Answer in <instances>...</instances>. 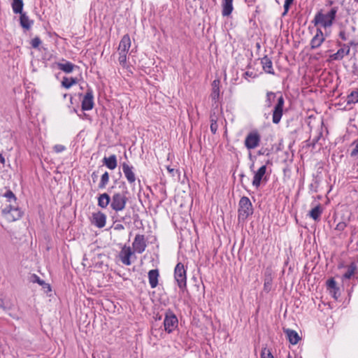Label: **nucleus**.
Wrapping results in <instances>:
<instances>
[{"instance_id":"1","label":"nucleus","mask_w":358,"mask_h":358,"mask_svg":"<svg viewBox=\"0 0 358 358\" xmlns=\"http://www.w3.org/2000/svg\"><path fill=\"white\" fill-rule=\"evenodd\" d=\"M115 183L119 185V187L122 188V192H115L110 197V208L116 213L123 211L127 206V203L129 201L128 195L129 194L128 188L124 181L117 182L115 181Z\"/></svg>"},{"instance_id":"2","label":"nucleus","mask_w":358,"mask_h":358,"mask_svg":"<svg viewBox=\"0 0 358 358\" xmlns=\"http://www.w3.org/2000/svg\"><path fill=\"white\" fill-rule=\"evenodd\" d=\"M280 96L277 98V103L274 106L273 113H272V121L274 124H278L280 122L281 117L283 114V108L285 104V99L281 94V92H278ZM278 93H275L273 92H268L266 96V106L270 108L275 99L277 96Z\"/></svg>"},{"instance_id":"3","label":"nucleus","mask_w":358,"mask_h":358,"mask_svg":"<svg viewBox=\"0 0 358 358\" xmlns=\"http://www.w3.org/2000/svg\"><path fill=\"white\" fill-rule=\"evenodd\" d=\"M337 11V7H332L327 13H323L322 10H320L315 15L312 22L315 26L320 25L324 28L330 27L336 18Z\"/></svg>"},{"instance_id":"4","label":"nucleus","mask_w":358,"mask_h":358,"mask_svg":"<svg viewBox=\"0 0 358 358\" xmlns=\"http://www.w3.org/2000/svg\"><path fill=\"white\" fill-rule=\"evenodd\" d=\"M252 204L247 196H242L239 201L238 217L239 221H245L253 214Z\"/></svg>"},{"instance_id":"5","label":"nucleus","mask_w":358,"mask_h":358,"mask_svg":"<svg viewBox=\"0 0 358 358\" xmlns=\"http://www.w3.org/2000/svg\"><path fill=\"white\" fill-rule=\"evenodd\" d=\"M174 278L181 292L187 290V273L184 265L179 262L174 269Z\"/></svg>"},{"instance_id":"6","label":"nucleus","mask_w":358,"mask_h":358,"mask_svg":"<svg viewBox=\"0 0 358 358\" xmlns=\"http://www.w3.org/2000/svg\"><path fill=\"white\" fill-rule=\"evenodd\" d=\"M178 325V320L175 313L171 309H167L165 312L164 320V330L168 333H172Z\"/></svg>"},{"instance_id":"7","label":"nucleus","mask_w":358,"mask_h":358,"mask_svg":"<svg viewBox=\"0 0 358 358\" xmlns=\"http://www.w3.org/2000/svg\"><path fill=\"white\" fill-rule=\"evenodd\" d=\"M2 213L9 221L13 222L20 219L23 215V212L17 207L12 203L6 205L2 209Z\"/></svg>"},{"instance_id":"8","label":"nucleus","mask_w":358,"mask_h":358,"mask_svg":"<svg viewBox=\"0 0 358 358\" xmlns=\"http://www.w3.org/2000/svg\"><path fill=\"white\" fill-rule=\"evenodd\" d=\"M260 142V134L257 130H254L247 134L244 141V145L248 150H250L257 148Z\"/></svg>"},{"instance_id":"9","label":"nucleus","mask_w":358,"mask_h":358,"mask_svg":"<svg viewBox=\"0 0 358 358\" xmlns=\"http://www.w3.org/2000/svg\"><path fill=\"white\" fill-rule=\"evenodd\" d=\"M94 95L92 89L87 85V90L81 103L82 110H90L94 107Z\"/></svg>"},{"instance_id":"10","label":"nucleus","mask_w":358,"mask_h":358,"mask_svg":"<svg viewBox=\"0 0 358 358\" xmlns=\"http://www.w3.org/2000/svg\"><path fill=\"white\" fill-rule=\"evenodd\" d=\"M132 245L135 252L138 254L143 253L147 246L144 235H136Z\"/></svg>"},{"instance_id":"11","label":"nucleus","mask_w":358,"mask_h":358,"mask_svg":"<svg viewBox=\"0 0 358 358\" xmlns=\"http://www.w3.org/2000/svg\"><path fill=\"white\" fill-rule=\"evenodd\" d=\"M133 255L134 252L131 250V248L130 247H127L126 245H124L120 250L119 257L122 264L127 266H129L131 264L130 257Z\"/></svg>"},{"instance_id":"12","label":"nucleus","mask_w":358,"mask_h":358,"mask_svg":"<svg viewBox=\"0 0 358 358\" xmlns=\"http://www.w3.org/2000/svg\"><path fill=\"white\" fill-rule=\"evenodd\" d=\"M273 271L271 268H266L264 275V291L268 293L272 289Z\"/></svg>"},{"instance_id":"13","label":"nucleus","mask_w":358,"mask_h":358,"mask_svg":"<svg viewBox=\"0 0 358 358\" xmlns=\"http://www.w3.org/2000/svg\"><path fill=\"white\" fill-rule=\"evenodd\" d=\"M106 222V215L101 212L92 213V223L98 228H103L105 227Z\"/></svg>"},{"instance_id":"14","label":"nucleus","mask_w":358,"mask_h":358,"mask_svg":"<svg viewBox=\"0 0 358 358\" xmlns=\"http://www.w3.org/2000/svg\"><path fill=\"white\" fill-rule=\"evenodd\" d=\"M324 40L325 38L324 37L322 31L320 28H317L315 35L313 36L310 41L311 49L318 48L324 41Z\"/></svg>"},{"instance_id":"15","label":"nucleus","mask_w":358,"mask_h":358,"mask_svg":"<svg viewBox=\"0 0 358 358\" xmlns=\"http://www.w3.org/2000/svg\"><path fill=\"white\" fill-rule=\"evenodd\" d=\"M266 166H262L255 173L252 180V185L256 187L257 188L260 186L262 180L264 178V176L266 172Z\"/></svg>"},{"instance_id":"16","label":"nucleus","mask_w":358,"mask_h":358,"mask_svg":"<svg viewBox=\"0 0 358 358\" xmlns=\"http://www.w3.org/2000/svg\"><path fill=\"white\" fill-rule=\"evenodd\" d=\"M327 289L329 291L330 294L332 295V296L337 299L338 297L340 296V289L337 286L336 282L334 280L333 278L329 279L327 281Z\"/></svg>"},{"instance_id":"17","label":"nucleus","mask_w":358,"mask_h":358,"mask_svg":"<svg viewBox=\"0 0 358 358\" xmlns=\"http://www.w3.org/2000/svg\"><path fill=\"white\" fill-rule=\"evenodd\" d=\"M358 274V267L355 263L352 262L347 267L346 272L342 276V281L344 282L345 280L350 279L352 276Z\"/></svg>"},{"instance_id":"18","label":"nucleus","mask_w":358,"mask_h":358,"mask_svg":"<svg viewBox=\"0 0 358 358\" xmlns=\"http://www.w3.org/2000/svg\"><path fill=\"white\" fill-rule=\"evenodd\" d=\"M122 166L123 173H124L127 180H128V182L130 184L134 183L136 180V176L133 171V166H129V164H127L125 162H124Z\"/></svg>"},{"instance_id":"19","label":"nucleus","mask_w":358,"mask_h":358,"mask_svg":"<svg viewBox=\"0 0 358 358\" xmlns=\"http://www.w3.org/2000/svg\"><path fill=\"white\" fill-rule=\"evenodd\" d=\"M261 64L262 65V68L266 73L271 75L275 74L274 70L273 69L272 61L270 58L268 57L267 55H265L261 59Z\"/></svg>"},{"instance_id":"20","label":"nucleus","mask_w":358,"mask_h":358,"mask_svg":"<svg viewBox=\"0 0 358 358\" xmlns=\"http://www.w3.org/2000/svg\"><path fill=\"white\" fill-rule=\"evenodd\" d=\"M131 46V40L129 34H125L122 36L120 44L118 50L121 52L127 53Z\"/></svg>"},{"instance_id":"21","label":"nucleus","mask_w":358,"mask_h":358,"mask_svg":"<svg viewBox=\"0 0 358 358\" xmlns=\"http://www.w3.org/2000/svg\"><path fill=\"white\" fill-rule=\"evenodd\" d=\"M20 24L24 30H29L34 24V20L29 18L26 13L20 14Z\"/></svg>"},{"instance_id":"22","label":"nucleus","mask_w":358,"mask_h":358,"mask_svg":"<svg viewBox=\"0 0 358 358\" xmlns=\"http://www.w3.org/2000/svg\"><path fill=\"white\" fill-rule=\"evenodd\" d=\"M222 14L223 16H229L231 14L233 7V0H222Z\"/></svg>"},{"instance_id":"23","label":"nucleus","mask_w":358,"mask_h":358,"mask_svg":"<svg viewBox=\"0 0 358 358\" xmlns=\"http://www.w3.org/2000/svg\"><path fill=\"white\" fill-rule=\"evenodd\" d=\"M159 276L158 269H152L148 272L149 283L152 288H155L157 286Z\"/></svg>"},{"instance_id":"24","label":"nucleus","mask_w":358,"mask_h":358,"mask_svg":"<svg viewBox=\"0 0 358 358\" xmlns=\"http://www.w3.org/2000/svg\"><path fill=\"white\" fill-rule=\"evenodd\" d=\"M57 67L59 70L66 73H71L74 69H79V67L74 64L66 61L65 63H57Z\"/></svg>"},{"instance_id":"25","label":"nucleus","mask_w":358,"mask_h":358,"mask_svg":"<svg viewBox=\"0 0 358 358\" xmlns=\"http://www.w3.org/2000/svg\"><path fill=\"white\" fill-rule=\"evenodd\" d=\"M323 208L321 204L319 203L310 210L308 215L313 220L318 222L320 220Z\"/></svg>"},{"instance_id":"26","label":"nucleus","mask_w":358,"mask_h":358,"mask_svg":"<svg viewBox=\"0 0 358 358\" xmlns=\"http://www.w3.org/2000/svg\"><path fill=\"white\" fill-rule=\"evenodd\" d=\"M284 331L291 344L296 345L300 340V337L296 331L287 329Z\"/></svg>"},{"instance_id":"27","label":"nucleus","mask_w":358,"mask_h":358,"mask_svg":"<svg viewBox=\"0 0 358 358\" xmlns=\"http://www.w3.org/2000/svg\"><path fill=\"white\" fill-rule=\"evenodd\" d=\"M110 196L107 193L101 194L98 197V206L101 208H106L110 205Z\"/></svg>"},{"instance_id":"28","label":"nucleus","mask_w":358,"mask_h":358,"mask_svg":"<svg viewBox=\"0 0 358 358\" xmlns=\"http://www.w3.org/2000/svg\"><path fill=\"white\" fill-rule=\"evenodd\" d=\"M31 278L33 282H37L38 284L42 286V288L43 289L45 293H48L49 292H51L50 285L48 283H46L44 280H41L36 274H33Z\"/></svg>"},{"instance_id":"29","label":"nucleus","mask_w":358,"mask_h":358,"mask_svg":"<svg viewBox=\"0 0 358 358\" xmlns=\"http://www.w3.org/2000/svg\"><path fill=\"white\" fill-rule=\"evenodd\" d=\"M103 163L106 165L109 169L113 170L117 166V158L115 155H112L108 157H104L103 159Z\"/></svg>"},{"instance_id":"30","label":"nucleus","mask_w":358,"mask_h":358,"mask_svg":"<svg viewBox=\"0 0 358 358\" xmlns=\"http://www.w3.org/2000/svg\"><path fill=\"white\" fill-rule=\"evenodd\" d=\"M11 6L14 13L21 14L24 13V3L22 0H12Z\"/></svg>"},{"instance_id":"31","label":"nucleus","mask_w":358,"mask_h":358,"mask_svg":"<svg viewBox=\"0 0 358 358\" xmlns=\"http://www.w3.org/2000/svg\"><path fill=\"white\" fill-rule=\"evenodd\" d=\"M78 80L77 78H73V77H64L62 82H61V85L63 87H64L65 89H69L70 87H71L73 85H76L77 83H78Z\"/></svg>"},{"instance_id":"32","label":"nucleus","mask_w":358,"mask_h":358,"mask_svg":"<svg viewBox=\"0 0 358 358\" xmlns=\"http://www.w3.org/2000/svg\"><path fill=\"white\" fill-rule=\"evenodd\" d=\"M346 48L344 47H341L340 49L338 50V51L331 55L330 57L333 60H341L345 55Z\"/></svg>"},{"instance_id":"33","label":"nucleus","mask_w":358,"mask_h":358,"mask_svg":"<svg viewBox=\"0 0 358 358\" xmlns=\"http://www.w3.org/2000/svg\"><path fill=\"white\" fill-rule=\"evenodd\" d=\"M358 102V90L352 91L347 97V103L352 104Z\"/></svg>"},{"instance_id":"34","label":"nucleus","mask_w":358,"mask_h":358,"mask_svg":"<svg viewBox=\"0 0 358 358\" xmlns=\"http://www.w3.org/2000/svg\"><path fill=\"white\" fill-rule=\"evenodd\" d=\"M109 182V174L107 171H106L101 178L100 182L99 183V189H104L106 186V185Z\"/></svg>"},{"instance_id":"35","label":"nucleus","mask_w":358,"mask_h":358,"mask_svg":"<svg viewBox=\"0 0 358 358\" xmlns=\"http://www.w3.org/2000/svg\"><path fill=\"white\" fill-rule=\"evenodd\" d=\"M357 44L354 41H350L348 43H342L340 41H337V45L339 47H344L346 48L345 55H348L350 52V47L356 46Z\"/></svg>"},{"instance_id":"36","label":"nucleus","mask_w":358,"mask_h":358,"mask_svg":"<svg viewBox=\"0 0 358 358\" xmlns=\"http://www.w3.org/2000/svg\"><path fill=\"white\" fill-rule=\"evenodd\" d=\"M210 131L213 134H215L218 128V125L217 123V119H213L212 114H210Z\"/></svg>"},{"instance_id":"37","label":"nucleus","mask_w":358,"mask_h":358,"mask_svg":"<svg viewBox=\"0 0 358 358\" xmlns=\"http://www.w3.org/2000/svg\"><path fill=\"white\" fill-rule=\"evenodd\" d=\"M3 196L7 198L8 201L10 202V203L12 201L15 202L17 199L15 195L10 189L7 190L6 192L3 194Z\"/></svg>"},{"instance_id":"38","label":"nucleus","mask_w":358,"mask_h":358,"mask_svg":"<svg viewBox=\"0 0 358 358\" xmlns=\"http://www.w3.org/2000/svg\"><path fill=\"white\" fill-rule=\"evenodd\" d=\"M352 146H354V148L350 152V156L352 157L358 158V140L354 141Z\"/></svg>"},{"instance_id":"39","label":"nucleus","mask_w":358,"mask_h":358,"mask_svg":"<svg viewBox=\"0 0 358 358\" xmlns=\"http://www.w3.org/2000/svg\"><path fill=\"white\" fill-rule=\"evenodd\" d=\"M219 96H220V89H212L210 97L215 103H217V101L219 99Z\"/></svg>"},{"instance_id":"40","label":"nucleus","mask_w":358,"mask_h":358,"mask_svg":"<svg viewBox=\"0 0 358 358\" xmlns=\"http://www.w3.org/2000/svg\"><path fill=\"white\" fill-rule=\"evenodd\" d=\"M294 0H285L284 3V12L282 16H285L289 11L291 5L293 3Z\"/></svg>"},{"instance_id":"41","label":"nucleus","mask_w":358,"mask_h":358,"mask_svg":"<svg viewBox=\"0 0 358 358\" xmlns=\"http://www.w3.org/2000/svg\"><path fill=\"white\" fill-rule=\"evenodd\" d=\"M127 54L126 52H119V58H118V61L120 62V64L124 66V65L126 64V62H127Z\"/></svg>"},{"instance_id":"42","label":"nucleus","mask_w":358,"mask_h":358,"mask_svg":"<svg viewBox=\"0 0 358 358\" xmlns=\"http://www.w3.org/2000/svg\"><path fill=\"white\" fill-rule=\"evenodd\" d=\"M262 358H274L271 352L267 348H264L261 352Z\"/></svg>"},{"instance_id":"43","label":"nucleus","mask_w":358,"mask_h":358,"mask_svg":"<svg viewBox=\"0 0 358 358\" xmlns=\"http://www.w3.org/2000/svg\"><path fill=\"white\" fill-rule=\"evenodd\" d=\"M41 43V40L39 37L36 36L31 40V44L34 48H37Z\"/></svg>"},{"instance_id":"44","label":"nucleus","mask_w":358,"mask_h":358,"mask_svg":"<svg viewBox=\"0 0 358 358\" xmlns=\"http://www.w3.org/2000/svg\"><path fill=\"white\" fill-rule=\"evenodd\" d=\"M348 223L345 222H340L336 224V227L335 228L336 230L338 231H343L345 227H347Z\"/></svg>"},{"instance_id":"45","label":"nucleus","mask_w":358,"mask_h":358,"mask_svg":"<svg viewBox=\"0 0 358 358\" xmlns=\"http://www.w3.org/2000/svg\"><path fill=\"white\" fill-rule=\"evenodd\" d=\"M338 36L341 38L342 41H347L348 37H347V34L345 32V29L343 27H341V30L338 34Z\"/></svg>"},{"instance_id":"46","label":"nucleus","mask_w":358,"mask_h":358,"mask_svg":"<svg viewBox=\"0 0 358 358\" xmlns=\"http://www.w3.org/2000/svg\"><path fill=\"white\" fill-rule=\"evenodd\" d=\"M53 150L55 152L59 153L66 150V147L63 145L57 144L53 147Z\"/></svg>"},{"instance_id":"47","label":"nucleus","mask_w":358,"mask_h":358,"mask_svg":"<svg viewBox=\"0 0 358 358\" xmlns=\"http://www.w3.org/2000/svg\"><path fill=\"white\" fill-rule=\"evenodd\" d=\"M270 150L268 148H262L257 152L258 155H269Z\"/></svg>"},{"instance_id":"48","label":"nucleus","mask_w":358,"mask_h":358,"mask_svg":"<svg viewBox=\"0 0 358 358\" xmlns=\"http://www.w3.org/2000/svg\"><path fill=\"white\" fill-rule=\"evenodd\" d=\"M220 80H215L212 83V89H220Z\"/></svg>"},{"instance_id":"49","label":"nucleus","mask_w":358,"mask_h":358,"mask_svg":"<svg viewBox=\"0 0 358 358\" xmlns=\"http://www.w3.org/2000/svg\"><path fill=\"white\" fill-rule=\"evenodd\" d=\"M243 77L245 78H247L248 77H252V78H255V75L254 74L253 72L252 71H246L243 73Z\"/></svg>"},{"instance_id":"50","label":"nucleus","mask_w":358,"mask_h":358,"mask_svg":"<svg viewBox=\"0 0 358 358\" xmlns=\"http://www.w3.org/2000/svg\"><path fill=\"white\" fill-rule=\"evenodd\" d=\"M319 139H320V136L315 137L314 139H313V141L311 142L310 145H311L313 148H314Z\"/></svg>"},{"instance_id":"51","label":"nucleus","mask_w":358,"mask_h":358,"mask_svg":"<svg viewBox=\"0 0 358 358\" xmlns=\"http://www.w3.org/2000/svg\"><path fill=\"white\" fill-rule=\"evenodd\" d=\"M124 226L122 224H117L115 226V230H122L124 229Z\"/></svg>"},{"instance_id":"52","label":"nucleus","mask_w":358,"mask_h":358,"mask_svg":"<svg viewBox=\"0 0 358 358\" xmlns=\"http://www.w3.org/2000/svg\"><path fill=\"white\" fill-rule=\"evenodd\" d=\"M0 308L6 309L4 300L0 297Z\"/></svg>"},{"instance_id":"53","label":"nucleus","mask_w":358,"mask_h":358,"mask_svg":"<svg viewBox=\"0 0 358 358\" xmlns=\"http://www.w3.org/2000/svg\"><path fill=\"white\" fill-rule=\"evenodd\" d=\"M0 163L3 165L5 164V158L3 157V155L0 153Z\"/></svg>"},{"instance_id":"54","label":"nucleus","mask_w":358,"mask_h":358,"mask_svg":"<svg viewBox=\"0 0 358 358\" xmlns=\"http://www.w3.org/2000/svg\"><path fill=\"white\" fill-rule=\"evenodd\" d=\"M92 178L93 180L95 181V179H96V178H97V174L95 172H93L92 173Z\"/></svg>"},{"instance_id":"55","label":"nucleus","mask_w":358,"mask_h":358,"mask_svg":"<svg viewBox=\"0 0 358 358\" xmlns=\"http://www.w3.org/2000/svg\"><path fill=\"white\" fill-rule=\"evenodd\" d=\"M167 170H168V171H169V173H173L174 172V171H175V169H171V168H170L169 166H168V167H167Z\"/></svg>"},{"instance_id":"56","label":"nucleus","mask_w":358,"mask_h":358,"mask_svg":"<svg viewBox=\"0 0 358 358\" xmlns=\"http://www.w3.org/2000/svg\"><path fill=\"white\" fill-rule=\"evenodd\" d=\"M79 115L80 117H82V118H84V117L87 118V117H88V115H87L86 113H83V114H82V115Z\"/></svg>"},{"instance_id":"57","label":"nucleus","mask_w":358,"mask_h":358,"mask_svg":"<svg viewBox=\"0 0 358 358\" xmlns=\"http://www.w3.org/2000/svg\"><path fill=\"white\" fill-rule=\"evenodd\" d=\"M351 30L355 32L356 31V27L355 26L351 27Z\"/></svg>"},{"instance_id":"58","label":"nucleus","mask_w":358,"mask_h":358,"mask_svg":"<svg viewBox=\"0 0 358 358\" xmlns=\"http://www.w3.org/2000/svg\"><path fill=\"white\" fill-rule=\"evenodd\" d=\"M210 114H212V115H213V119H216L215 115V113H211Z\"/></svg>"},{"instance_id":"59","label":"nucleus","mask_w":358,"mask_h":358,"mask_svg":"<svg viewBox=\"0 0 358 358\" xmlns=\"http://www.w3.org/2000/svg\"><path fill=\"white\" fill-rule=\"evenodd\" d=\"M125 220V217H121V219L119 220V221H124Z\"/></svg>"},{"instance_id":"60","label":"nucleus","mask_w":358,"mask_h":358,"mask_svg":"<svg viewBox=\"0 0 358 358\" xmlns=\"http://www.w3.org/2000/svg\"><path fill=\"white\" fill-rule=\"evenodd\" d=\"M68 95H69V94H64V98H66Z\"/></svg>"},{"instance_id":"61","label":"nucleus","mask_w":358,"mask_h":358,"mask_svg":"<svg viewBox=\"0 0 358 358\" xmlns=\"http://www.w3.org/2000/svg\"><path fill=\"white\" fill-rule=\"evenodd\" d=\"M157 318H158L159 320H161V317H159V316H157Z\"/></svg>"},{"instance_id":"62","label":"nucleus","mask_w":358,"mask_h":358,"mask_svg":"<svg viewBox=\"0 0 358 358\" xmlns=\"http://www.w3.org/2000/svg\"><path fill=\"white\" fill-rule=\"evenodd\" d=\"M157 318H158L159 320H161V317H159V316H157Z\"/></svg>"},{"instance_id":"63","label":"nucleus","mask_w":358,"mask_h":358,"mask_svg":"<svg viewBox=\"0 0 358 358\" xmlns=\"http://www.w3.org/2000/svg\"><path fill=\"white\" fill-rule=\"evenodd\" d=\"M288 358H292V357L290 355L288 356Z\"/></svg>"},{"instance_id":"64","label":"nucleus","mask_w":358,"mask_h":358,"mask_svg":"<svg viewBox=\"0 0 358 358\" xmlns=\"http://www.w3.org/2000/svg\"><path fill=\"white\" fill-rule=\"evenodd\" d=\"M355 1L358 2V0H355Z\"/></svg>"}]
</instances>
